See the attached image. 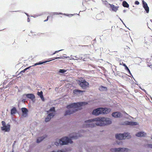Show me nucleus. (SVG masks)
I'll return each mask as SVG.
<instances>
[{
  "label": "nucleus",
  "instance_id": "nucleus-1",
  "mask_svg": "<svg viewBox=\"0 0 152 152\" xmlns=\"http://www.w3.org/2000/svg\"><path fill=\"white\" fill-rule=\"evenodd\" d=\"M111 119L109 118L100 117L89 119L85 121L83 127H93L95 125L97 126H103L110 124Z\"/></svg>",
  "mask_w": 152,
  "mask_h": 152
},
{
  "label": "nucleus",
  "instance_id": "nucleus-2",
  "mask_svg": "<svg viewBox=\"0 0 152 152\" xmlns=\"http://www.w3.org/2000/svg\"><path fill=\"white\" fill-rule=\"evenodd\" d=\"M86 131L83 130H81L80 132V133H83V134H79L73 133L70 134L69 135L70 138L67 137H65L62 138L58 140L55 142V145L56 146H58L59 144L61 145H66L68 143H72V142L71 139H76L78 138L79 137H81L84 136H86Z\"/></svg>",
  "mask_w": 152,
  "mask_h": 152
},
{
  "label": "nucleus",
  "instance_id": "nucleus-3",
  "mask_svg": "<svg viewBox=\"0 0 152 152\" xmlns=\"http://www.w3.org/2000/svg\"><path fill=\"white\" fill-rule=\"evenodd\" d=\"M87 103L86 102H83L74 103L68 105L66 108L69 109L65 111L64 115H69L74 113L77 110L75 108L78 109L79 107L86 105Z\"/></svg>",
  "mask_w": 152,
  "mask_h": 152
},
{
  "label": "nucleus",
  "instance_id": "nucleus-4",
  "mask_svg": "<svg viewBox=\"0 0 152 152\" xmlns=\"http://www.w3.org/2000/svg\"><path fill=\"white\" fill-rule=\"evenodd\" d=\"M47 113L48 115L45 118V121L46 122L49 121L54 116L55 114V107L51 108L49 111H47Z\"/></svg>",
  "mask_w": 152,
  "mask_h": 152
},
{
  "label": "nucleus",
  "instance_id": "nucleus-5",
  "mask_svg": "<svg viewBox=\"0 0 152 152\" xmlns=\"http://www.w3.org/2000/svg\"><path fill=\"white\" fill-rule=\"evenodd\" d=\"M129 134L128 133L117 134L115 135V137L116 139L119 140L125 139L126 138L129 139L131 138V136L129 135Z\"/></svg>",
  "mask_w": 152,
  "mask_h": 152
},
{
  "label": "nucleus",
  "instance_id": "nucleus-6",
  "mask_svg": "<svg viewBox=\"0 0 152 152\" xmlns=\"http://www.w3.org/2000/svg\"><path fill=\"white\" fill-rule=\"evenodd\" d=\"M130 150L128 148H111L110 149L111 151L112 152H128Z\"/></svg>",
  "mask_w": 152,
  "mask_h": 152
},
{
  "label": "nucleus",
  "instance_id": "nucleus-7",
  "mask_svg": "<svg viewBox=\"0 0 152 152\" xmlns=\"http://www.w3.org/2000/svg\"><path fill=\"white\" fill-rule=\"evenodd\" d=\"M79 84L83 89H86L89 86V83L85 80H84L79 81Z\"/></svg>",
  "mask_w": 152,
  "mask_h": 152
},
{
  "label": "nucleus",
  "instance_id": "nucleus-8",
  "mask_svg": "<svg viewBox=\"0 0 152 152\" xmlns=\"http://www.w3.org/2000/svg\"><path fill=\"white\" fill-rule=\"evenodd\" d=\"M111 110L110 108L101 107V114H107L110 112Z\"/></svg>",
  "mask_w": 152,
  "mask_h": 152
},
{
  "label": "nucleus",
  "instance_id": "nucleus-9",
  "mask_svg": "<svg viewBox=\"0 0 152 152\" xmlns=\"http://www.w3.org/2000/svg\"><path fill=\"white\" fill-rule=\"evenodd\" d=\"M10 125L8 124L5 126L1 127V128L2 131H4L5 132H9L10 130Z\"/></svg>",
  "mask_w": 152,
  "mask_h": 152
},
{
  "label": "nucleus",
  "instance_id": "nucleus-10",
  "mask_svg": "<svg viewBox=\"0 0 152 152\" xmlns=\"http://www.w3.org/2000/svg\"><path fill=\"white\" fill-rule=\"evenodd\" d=\"M124 125H129L131 126L137 125L138 124L137 122H134L132 121H125L123 124Z\"/></svg>",
  "mask_w": 152,
  "mask_h": 152
},
{
  "label": "nucleus",
  "instance_id": "nucleus-11",
  "mask_svg": "<svg viewBox=\"0 0 152 152\" xmlns=\"http://www.w3.org/2000/svg\"><path fill=\"white\" fill-rule=\"evenodd\" d=\"M101 107L98 108L94 110L92 112V114L95 115H98L101 114Z\"/></svg>",
  "mask_w": 152,
  "mask_h": 152
},
{
  "label": "nucleus",
  "instance_id": "nucleus-12",
  "mask_svg": "<svg viewBox=\"0 0 152 152\" xmlns=\"http://www.w3.org/2000/svg\"><path fill=\"white\" fill-rule=\"evenodd\" d=\"M108 5L110 6L109 7L110 10L115 12H116L118 10L119 8L118 6H115L114 5L112 4H108Z\"/></svg>",
  "mask_w": 152,
  "mask_h": 152
},
{
  "label": "nucleus",
  "instance_id": "nucleus-13",
  "mask_svg": "<svg viewBox=\"0 0 152 152\" xmlns=\"http://www.w3.org/2000/svg\"><path fill=\"white\" fill-rule=\"evenodd\" d=\"M112 116L114 118H118L122 117L123 116V115L121 113L116 112L113 113Z\"/></svg>",
  "mask_w": 152,
  "mask_h": 152
},
{
  "label": "nucleus",
  "instance_id": "nucleus-14",
  "mask_svg": "<svg viewBox=\"0 0 152 152\" xmlns=\"http://www.w3.org/2000/svg\"><path fill=\"white\" fill-rule=\"evenodd\" d=\"M142 4L143 7L145 10L146 13H148L149 12V7H148L147 4L145 2L143 1Z\"/></svg>",
  "mask_w": 152,
  "mask_h": 152
},
{
  "label": "nucleus",
  "instance_id": "nucleus-15",
  "mask_svg": "<svg viewBox=\"0 0 152 152\" xmlns=\"http://www.w3.org/2000/svg\"><path fill=\"white\" fill-rule=\"evenodd\" d=\"M21 110L23 113V116L25 117H26L27 115L28 112L27 109L25 107H23L21 108Z\"/></svg>",
  "mask_w": 152,
  "mask_h": 152
},
{
  "label": "nucleus",
  "instance_id": "nucleus-16",
  "mask_svg": "<svg viewBox=\"0 0 152 152\" xmlns=\"http://www.w3.org/2000/svg\"><path fill=\"white\" fill-rule=\"evenodd\" d=\"M146 133L144 132H141L137 133L136 134V135L138 137H144L146 135Z\"/></svg>",
  "mask_w": 152,
  "mask_h": 152
},
{
  "label": "nucleus",
  "instance_id": "nucleus-17",
  "mask_svg": "<svg viewBox=\"0 0 152 152\" xmlns=\"http://www.w3.org/2000/svg\"><path fill=\"white\" fill-rule=\"evenodd\" d=\"M46 135H44L43 136L39 137L37 140V142L38 143L42 141L47 137Z\"/></svg>",
  "mask_w": 152,
  "mask_h": 152
},
{
  "label": "nucleus",
  "instance_id": "nucleus-18",
  "mask_svg": "<svg viewBox=\"0 0 152 152\" xmlns=\"http://www.w3.org/2000/svg\"><path fill=\"white\" fill-rule=\"evenodd\" d=\"M25 95L28 98L30 99L31 100L35 98V96L33 94H27Z\"/></svg>",
  "mask_w": 152,
  "mask_h": 152
},
{
  "label": "nucleus",
  "instance_id": "nucleus-19",
  "mask_svg": "<svg viewBox=\"0 0 152 152\" xmlns=\"http://www.w3.org/2000/svg\"><path fill=\"white\" fill-rule=\"evenodd\" d=\"M54 60V59H51L50 60L48 61H43V62L39 61V62H38V63L35 64L34 65H33L32 66H37V65L43 64L44 63H46L47 62L53 60Z\"/></svg>",
  "mask_w": 152,
  "mask_h": 152
},
{
  "label": "nucleus",
  "instance_id": "nucleus-20",
  "mask_svg": "<svg viewBox=\"0 0 152 152\" xmlns=\"http://www.w3.org/2000/svg\"><path fill=\"white\" fill-rule=\"evenodd\" d=\"M37 94L38 96H40V98L42 100H43V99H44L43 96V92L42 91H41L40 92L38 91L37 92Z\"/></svg>",
  "mask_w": 152,
  "mask_h": 152
},
{
  "label": "nucleus",
  "instance_id": "nucleus-21",
  "mask_svg": "<svg viewBox=\"0 0 152 152\" xmlns=\"http://www.w3.org/2000/svg\"><path fill=\"white\" fill-rule=\"evenodd\" d=\"M99 90L101 91H106L107 90V88L105 87L101 86L99 87Z\"/></svg>",
  "mask_w": 152,
  "mask_h": 152
},
{
  "label": "nucleus",
  "instance_id": "nucleus-22",
  "mask_svg": "<svg viewBox=\"0 0 152 152\" xmlns=\"http://www.w3.org/2000/svg\"><path fill=\"white\" fill-rule=\"evenodd\" d=\"M17 112L16 108L15 107H13L11 110V114L12 115L15 114Z\"/></svg>",
  "mask_w": 152,
  "mask_h": 152
},
{
  "label": "nucleus",
  "instance_id": "nucleus-23",
  "mask_svg": "<svg viewBox=\"0 0 152 152\" xmlns=\"http://www.w3.org/2000/svg\"><path fill=\"white\" fill-rule=\"evenodd\" d=\"M122 5L123 7L127 8H128L129 7V4L127 3L125 1H123L122 3Z\"/></svg>",
  "mask_w": 152,
  "mask_h": 152
},
{
  "label": "nucleus",
  "instance_id": "nucleus-24",
  "mask_svg": "<svg viewBox=\"0 0 152 152\" xmlns=\"http://www.w3.org/2000/svg\"><path fill=\"white\" fill-rule=\"evenodd\" d=\"M83 91L77 90V89H75L74 90L73 92L75 94H77L78 93H80L81 92H83Z\"/></svg>",
  "mask_w": 152,
  "mask_h": 152
},
{
  "label": "nucleus",
  "instance_id": "nucleus-25",
  "mask_svg": "<svg viewBox=\"0 0 152 152\" xmlns=\"http://www.w3.org/2000/svg\"><path fill=\"white\" fill-rule=\"evenodd\" d=\"M51 14L52 15H55L63 14L64 15H66L65 14H62L60 12L58 13L57 12H52V13H51Z\"/></svg>",
  "mask_w": 152,
  "mask_h": 152
},
{
  "label": "nucleus",
  "instance_id": "nucleus-26",
  "mask_svg": "<svg viewBox=\"0 0 152 152\" xmlns=\"http://www.w3.org/2000/svg\"><path fill=\"white\" fill-rule=\"evenodd\" d=\"M66 71V70H65L63 69H60L59 70V72L60 73H64Z\"/></svg>",
  "mask_w": 152,
  "mask_h": 152
},
{
  "label": "nucleus",
  "instance_id": "nucleus-27",
  "mask_svg": "<svg viewBox=\"0 0 152 152\" xmlns=\"http://www.w3.org/2000/svg\"><path fill=\"white\" fill-rule=\"evenodd\" d=\"M43 15V13H41L40 14H37V15H34L33 17L34 18H35L37 17H38L39 16H40Z\"/></svg>",
  "mask_w": 152,
  "mask_h": 152
},
{
  "label": "nucleus",
  "instance_id": "nucleus-28",
  "mask_svg": "<svg viewBox=\"0 0 152 152\" xmlns=\"http://www.w3.org/2000/svg\"><path fill=\"white\" fill-rule=\"evenodd\" d=\"M57 152H66V151L64 149H62L60 150H58Z\"/></svg>",
  "mask_w": 152,
  "mask_h": 152
},
{
  "label": "nucleus",
  "instance_id": "nucleus-29",
  "mask_svg": "<svg viewBox=\"0 0 152 152\" xmlns=\"http://www.w3.org/2000/svg\"><path fill=\"white\" fill-rule=\"evenodd\" d=\"M63 58V56H60L59 57H56L54 59V60L55 59H62ZM51 59H53L52 58H51Z\"/></svg>",
  "mask_w": 152,
  "mask_h": 152
},
{
  "label": "nucleus",
  "instance_id": "nucleus-30",
  "mask_svg": "<svg viewBox=\"0 0 152 152\" xmlns=\"http://www.w3.org/2000/svg\"><path fill=\"white\" fill-rule=\"evenodd\" d=\"M1 124L3 126H5V125H6L5 122L4 121H2Z\"/></svg>",
  "mask_w": 152,
  "mask_h": 152
},
{
  "label": "nucleus",
  "instance_id": "nucleus-31",
  "mask_svg": "<svg viewBox=\"0 0 152 152\" xmlns=\"http://www.w3.org/2000/svg\"><path fill=\"white\" fill-rule=\"evenodd\" d=\"M147 146L151 148H152V144H148L147 145Z\"/></svg>",
  "mask_w": 152,
  "mask_h": 152
},
{
  "label": "nucleus",
  "instance_id": "nucleus-32",
  "mask_svg": "<svg viewBox=\"0 0 152 152\" xmlns=\"http://www.w3.org/2000/svg\"><path fill=\"white\" fill-rule=\"evenodd\" d=\"M123 65L125 67V69L126 70V69H128V67L126 66V65L125 64H123Z\"/></svg>",
  "mask_w": 152,
  "mask_h": 152
},
{
  "label": "nucleus",
  "instance_id": "nucleus-33",
  "mask_svg": "<svg viewBox=\"0 0 152 152\" xmlns=\"http://www.w3.org/2000/svg\"><path fill=\"white\" fill-rule=\"evenodd\" d=\"M26 70V69H24V70H23L22 71H21L20 73H19V74H21V73L22 72H25V71Z\"/></svg>",
  "mask_w": 152,
  "mask_h": 152
},
{
  "label": "nucleus",
  "instance_id": "nucleus-34",
  "mask_svg": "<svg viewBox=\"0 0 152 152\" xmlns=\"http://www.w3.org/2000/svg\"><path fill=\"white\" fill-rule=\"evenodd\" d=\"M60 50L55 51V52L54 53H53V54H55L56 53H57L58 52H59V51H61V50Z\"/></svg>",
  "mask_w": 152,
  "mask_h": 152
},
{
  "label": "nucleus",
  "instance_id": "nucleus-35",
  "mask_svg": "<svg viewBox=\"0 0 152 152\" xmlns=\"http://www.w3.org/2000/svg\"><path fill=\"white\" fill-rule=\"evenodd\" d=\"M135 4L139 5V2L138 1H136L134 3Z\"/></svg>",
  "mask_w": 152,
  "mask_h": 152
},
{
  "label": "nucleus",
  "instance_id": "nucleus-36",
  "mask_svg": "<svg viewBox=\"0 0 152 152\" xmlns=\"http://www.w3.org/2000/svg\"><path fill=\"white\" fill-rule=\"evenodd\" d=\"M49 17H50L49 16H48L47 17V19H46V20H44V21L46 22V21H47L48 20V19L49 18Z\"/></svg>",
  "mask_w": 152,
  "mask_h": 152
},
{
  "label": "nucleus",
  "instance_id": "nucleus-37",
  "mask_svg": "<svg viewBox=\"0 0 152 152\" xmlns=\"http://www.w3.org/2000/svg\"><path fill=\"white\" fill-rule=\"evenodd\" d=\"M128 72H129V73L130 75H131V76H132V77L134 79V77H133V76H132V74H131V72H130V71H129Z\"/></svg>",
  "mask_w": 152,
  "mask_h": 152
},
{
  "label": "nucleus",
  "instance_id": "nucleus-38",
  "mask_svg": "<svg viewBox=\"0 0 152 152\" xmlns=\"http://www.w3.org/2000/svg\"><path fill=\"white\" fill-rule=\"evenodd\" d=\"M70 60H71V59H72V60H78V59H75L73 58H70Z\"/></svg>",
  "mask_w": 152,
  "mask_h": 152
},
{
  "label": "nucleus",
  "instance_id": "nucleus-39",
  "mask_svg": "<svg viewBox=\"0 0 152 152\" xmlns=\"http://www.w3.org/2000/svg\"><path fill=\"white\" fill-rule=\"evenodd\" d=\"M30 21V19L28 18L27 19V21L28 22H29Z\"/></svg>",
  "mask_w": 152,
  "mask_h": 152
},
{
  "label": "nucleus",
  "instance_id": "nucleus-40",
  "mask_svg": "<svg viewBox=\"0 0 152 152\" xmlns=\"http://www.w3.org/2000/svg\"><path fill=\"white\" fill-rule=\"evenodd\" d=\"M30 67H31V66L28 67L26 68L25 69H26V70L28 69L29 68H30Z\"/></svg>",
  "mask_w": 152,
  "mask_h": 152
},
{
  "label": "nucleus",
  "instance_id": "nucleus-41",
  "mask_svg": "<svg viewBox=\"0 0 152 152\" xmlns=\"http://www.w3.org/2000/svg\"><path fill=\"white\" fill-rule=\"evenodd\" d=\"M63 57V58H69V57L68 56H64Z\"/></svg>",
  "mask_w": 152,
  "mask_h": 152
},
{
  "label": "nucleus",
  "instance_id": "nucleus-42",
  "mask_svg": "<svg viewBox=\"0 0 152 152\" xmlns=\"http://www.w3.org/2000/svg\"><path fill=\"white\" fill-rule=\"evenodd\" d=\"M126 70L128 72H129V71H130L129 69L128 68V69H126Z\"/></svg>",
  "mask_w": 152,
  "mask_h": 152
},
{
  "label": "nucleus",
  "instance_id": "nucleus-43",
  "mask_svg": "<svg viewBox=\"0 0 152 152\" xmlns=\"http://www.w3.org/2000/svg\"><path fill=\"white\" fill-rule=\"evenodd\" d=\"M126 10H123V12H124V13H125V12H126Z\"/></svg>",
  "mask_w": 152,
  "mask_h": 152
},
{
  "label": "nucleus",
  "instance_id": "nucleus-44",
  "mask_svg": "<svg viewBox=\"0 0 152 152\" xmlns=\"http://www.w3.org/2000/svg\"><path fill=\"white\" fill-rule=\"evenodd\" d=\"M26 14L27 16H28V14L26 13H25Z\"/></svg>",
  "mask_w": 152,
  "mask_h": 152
},
{
  "label": "nucleus",
  "instance_id": "nucleus-45",
  "mask_svg": "<svg viewBox=\"0 0 152 152\" xmlns=\"http://www.w3.org/2000/svg\"><path fill=\"white\" fill-rule=\"evenodd\" d=\"M119 18L120 19V20L122 22H123V21L122 20Z\"/></svg>",
  "mask_w": 152,
  "mask_h": 152
},
{
  "label": "nucleus",
  "instance_id": "nucleus-46",
  "mask_svg": "<svg viewBox=\"0 0 152 152\" xmlns=\"http://www.w3.org/2000/svg\"><path fill=\"white\" fill-rule=\"evenodd\" d=\"M75 57L76 58H78V57H77V56H75Z\"/></svg>",
  "mask_w": 152,
  "mask_h": 152
},
{
  "label": "nucleus",
  "instance_id": "nucleus-47",
  "mask_svg": "<svg viewBox=\"0 0 152 152\" xmlns=\"http://www.w3.org/2000/svg\"><path fill=\"white\" fill-rule=\"evenodd\" d=\"M122 22L123 23V24L124 25H125V24L123 22Z\"/></svg>",
  "mask_w": 152,
  "mask_h": 152
},
{
  "label": "nucleus",
  "instance_id": "nucleus-48",
  "mask_svg": "<svg viewBox=\"0 0 152 152\" xmlns=\"http://www.w3.org/2000/svg\"><path fill=\"white\" fill-rule=\"evenodd\" d=\"M105 2L106 3H107V1H105Z\"/></svg>",
  "mask_w": 152,
  "mask_h": 152
},
{
  "label": "nucleus",
  "instance_id": "nucleus-49",
  "mask_svg": "<svg viewBox=\"0 0 152 152\" xmlns=\"http://www.w3.org/2000/svg\"><path fill=\"white\" fill-rule=\"evenodd\" d=\"M31 33H33V32H32V31H31Z\"/></svg>",
  "mask_w": 152,
  "mask_h": 152
},
{
  "label": "nucleus",
  "instance_id": "nucleus-50",
  "mask_svg": "<svg viewBox=\"0 0 152 152\" xmlns=\"http://www.w3.org/2000/svg\"><path fill=\"white\" fill-rule=\"evenodd\" d=\"M143 91H144L145 92V90H143Z\"/></svg>",
  "mask_w": 152,
  "mask_h": 152
},
{
  "label": "nucleus",
  "instance_id": "nucleus-51",
  "mask_svg": "<svg viewBox=\"0 0 152 152\" xmlns=\"http://www.w3.org/2000/svg\"><path fill=\"white\" fill-rule=\"evenodd\" d=\"M151 139H152V136H151Z\"/></svg>",
  "mask_w": 152,
  "mask_h": 152
},
{
  "label": "nucleus",
  "instance_id": "nucleus-52",
  "mask_svg": "<svg viewBox=\"0 0 152 152\" xmlns=\"http://www.w3.org/2000/svg\"><path fill=\"white\" fill-rule=\"evenodd\" d=\"M125 113L127 115V113H126L125 112Z\"/></svg>",
  "mask_w": 152,
  "mask_h": 152
},
{
  "label": "nucleus",
  "instance_id": "nucleus-53",
  "mask_svg": "<svg viewBox=\"0 0 152 152\" xmlns=\"http://www.w3.org/2000/svg\"><path fill=\"white\" fill-rule=\"evenodd\" d=\"M35 35V34H34V35H33V36H34V35Z\"/></svg>",
  "mask_w": 152,
  "mask_h": 152
}]
</instances>
